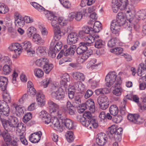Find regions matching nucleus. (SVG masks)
I'll return each mask as SVG.
<instances>
[{
  "instance_id": "12",
  "label": "nucleus",
  "mask_w": 146,
  "mask_h": 146,
  "mask_svg": "<svg viewBox=\"0 0 146 146\" xmlns=\"http://www.w3.org/2000/svg\"><path fill=\"white\" fill-rule=\"evenodd\" d=\"M61 88L63 90H65L68 87L67 83L70 81V76L67 73H65L61 76Z\"/></svg>"
},
{
  "instance_id": "20",
  "label": "nucleus",
  "mask_w": 146,
  "mask_h": 146,
  "mask_svg": "<svg viewBox=\"0 0 146 146\" xmlns=\"http://www.w3.org/2000/svg\"><path fill=\"white\" fill-rule=\"evenodd\" d=\"M40 117L43 121L46 124L50 122L51 116L46 111L42 110L39 113Z\"/></svg>"
},
{
  "instance_id": "41",
  "label": "nucleus",
  "mask_w": 146,
  "mask_h": 146,
  "mask_svg": "<svg viewBox=\"0 0 146 146\" xmlns=\"http://www.w3.org/2000/svg\"><path fill=\"white\" fill-rule=\"evenodd\" d=\"M11 64H5L3 67V71L5 74H9L12 70Z\"/></svg>"
},
{
  "instance_id": "39",
  "label": "nucleus",
  "mask_w": 146,
  "mask_h": 146,
  "mask_svg": "<svg viewBox=\"0 0 146 146\" xmlns=\"http://www.w3.org/2000/svg\"><path fill=\"white\" fill-rule=\"evenodd\" d=\"M110 113L113 115L116 116L118 112V109L117 107L115 105H112L109 109Z\"/></svg>"
},
{
  "instance_id": "57",
  "label": "nucleus",
  "mask_w": 146,
  "mask_h": 146,
  "mask_svg": "<svg viewBox=\"0 0 146 146\" xmlns=\"http://www.w3.org/2000/svg\"><path fill=\"white\" fill-rule=\"evenodd\" d=\"M117 40L116 38H112L108 41V45L109 47H113L115 46Z\"/></svg>"
},
{
  "instance_id": "34",
  "label": "nucleus",
  "mask_w": 146,
  "mask_h": 146,
  "mask_svg": "<svg viewBox=\"0 0 146 146\" xmlns=\"http://www.w3.org/2000/svg\"><path fill=\"white\" fill-rule=\"evenodd\" d=\"M93 51L89 49L83 53L81 56V59L84 61L86 60L92 54Z\"/></svg>"
},
{
  "instance_id": "35",
  "label": "nucleus",
  "mask_w": 146,
  "mask_h": 146,
  "mask_svg": "<svg viewBox=\"0 0 146 146\" xmlns=\"http://www.w3.org/2000/svg\"><path fill=\"white\" fill-rule=\"evenodd\" d=\"M0 62L2 64H11L12 62L9 57L7 56H2L1 54Z\"/></svg>"
},
{
  "instance_id": "7",
  "label": "nucleus",
  "mask_w": 146,
  "mask_h": 146,
  "mask_svg": "<svg viewBox=\"0 0 146 146\" xmlns=\"http://www.w3.org/2000/svg\"><path fill=\"white\" fill-rule=\"evenodd\" d=\"M61 119H58L55 116L51 117L50 122L52 125H51L55 130L60 132H62L63 130V124L61 121Z\"/></svg>"
},
{
  "instance_id": "13",
  "label": "nucleus",
  "mask_w": 146,
  "mask_h": 146,
  "mask_svg": "<svg viewBox=\"0 0 146 146\" xmlns=\"http://www.w3.org/2000/svg\"><path fill=\"white\" fill-rule=\"evenodd\" d=\"M78 39V35L76 32H71L68 35L67 38V42L68 44L71 45L77 42Z\"/></svg>"
},
{
  "instance_id": "1",
  "label": "nucleus",
  "mask_w": 146,
  "mask_h": 146,
  "mask_svg": "<svg viewBox=\"0 0 146 146\" xmlns=\"http://www.w3.org/2000/svg\"><path fill=\"white\" fill-rule=\"evenodd\" d=\"M1 121L4 128L7 132H12L15 130L19 123L17 118L12 116H9L8 120L1 118Z\"/></svg>"
},
{
  "instance_id": "8",
  "label": "nucleus",
  "mask_w": 146,
  "mask_h": 146,
  "mask_svg": "<svg viewBox=\"0 0 146 146\" xmlns=\"http://www.w3.org/2000/svg\"><path fill=\"white\" fill-rule=\"evenodd\" d=\"M117 74L114 71L109 72L106 77V85L110 87L115 82L117 77Z\"/></svg>"
},
{
  "instance_id": "11",
  "label": "nucleus",
  "mask_w": 146,
  "mask_h": 146,
  "mask_svg": "<svg viewBox=\"0 0 146 146\" xmlns=\"http://www.w3.org/2000/svg\"><path fill=\"white\" fill-rule=\"evenodd\" d=\"M9 50L11 51H13L16 57L19 56L22 51V48L21 44L18 43H15L11 44L9 47Z\"/></svg>"
},
{
  "instance_id": "40",
  "label": "nucleus",
  "mask_w": 146,
  "mask_h": 146,
  "mask_svg": "<svg viewBox=\"0 0 146 146\" xmlns=\"http://www.w3.org/2000/svg\"><path fill=\"white\" fill-rule=\"evenodd\" d=\"M65 136L67 141L69 143H71L73 141L74 137L73 133L72 131H67Z\"/></svg>"
},
{
  "instance_id": "47",
  "label": "nucleus",
  "mask_w": 146,
  "mask_h": 146,
  "mask_svg": "<svg viewBox=\"0 0 146 146\" xmlns=\"http://www.w3.org/2000/svg\"><path fill=\"white\" fill-rule=\"evenodd\" d=\"M8 8L3 3H0V13L5 14L8 11Z\"/></svg>"
},
{
  "instance_id": "21",
  "label": "nucleus",
  "mask_w": 146,
  "mask_h": 146,
  "mask_svg": "<svg viewBox=\"0 0 146 146\" xmlns=\"http://www.w3.org/2000/svg\"><path fill=\"white\" fill-rule=\"evenodd\" d=\"M48 106L49 108V111L52 115H54L55 112L59 108V106L51 100H49L48 102Z\"/></svg>"
},
{
  "instance_id": "6",
  "label": "nucleus",
  "mask_w": 146,
  "mask_h": 146,
  "mask_svg": "<svg viewBox=\"0 0 146 146\" xmlns=\"http://www.w3.org/2000/svg\"><path fill=\"white\" fill-rule=\"evenodd\" d=\"M99 37L98 35L88 36H85L83 38L84 42H81L79 43V46L88 50V46H90L96 38L97 39Z\"/></svg>"
},
{
  "instance_id": "53",
  "label": "nucleus",
  "mask_w": 146,
  "mask_h": 146,
  "mask_svg": "<svg viewBox=\"0 0 146 146\" xmlns=\"http://www.w3.org/2000/svg\"><path fill=\"white\" fill-rule=\"evenodd\" d=\"M144 78H141L139 80V87L140 90H144L146 88V82L143 80Z\"/></svg>"
},
{
  "instance_id": "16",
  "label": "nucleus",
  "mask_w": 146,
  "mask_h": 146,
  "mask_svg": "<svg viewBox=\"0 0 146 146\" xmlns=\"http://www.w3.org/2000/svg\"><path fill=\"white\" fill-rule=\"evenodd\" d=\"M126 21V18L124 14L121 13H119L118 14L116 20H113L112 22L121 27L125 23Z\"/></svg>"
},
{
  "instance_id": "28",
  "label": "nucleus",
  "mask_w": 146,
  "mask_h": 146,
  "mask_svg": "<svg viewBox=\"0 0 146 146\" xmlns=\"http://www.w3.org/2000/svg\"><path fill=\"white\" fill-rule=\"evenodd\" d=\"M81 96L79 95L75 96L72 100V103L75 108H79L80 109L81 105Z\"/></svg>"
},
{
  "instance_id": "48",
  "label": "nucleus",
  "mask_w": 146,
  "mask_h": 146,
  "mask_svg": "<svg viewBox=\"0 0 146 146\" xmlns=\"http://www.w3.org/2000/svg\"><path fill=\"white\" fill-rule=\"evenodd\" d=\"M31 4L35 9L39 11H43L45 10V9L43 7L36 2H32Z\"/></svg>"
},
{
  "instance_id": "29",
  "label": "nucleus",
  "mask_w": 146,
  "mask_h": 146,
  "mask_svg": "<svg viewBox=\"0 0 146 146\" xmlns=\"http://www.w3.org/2000/svg\"><path fill=\"white\" fill-rule=\"evenodd\" d=\"M36 99L38 104L40 106H43L45 104V99L44 95L40 92H37L36 94Z\"/></svg>"
},
{
  "instance_id": "3",
  "label": "nucleus",
  "mask_w": 146,
  "mask_h": 146,
  "mask_svg": "<svg viewBox=\"0 0 146 146\" xmlns=\"http://www.w3.org/2000/svg\"><path fill=\"white\" fill-rule=\"evenodd\" d=\"M85 110H89L92 113L95 111V105L93 99H89L85 103L82 104L80 109L78 108V112L79 113H82Z\"/></svg>"
},
{
  "instance_id": "24",
  "label": "nucleus",
  "mask_w": 146,
  "mask_h": 146,
  "mask_svg": "<svg viewBox=\"0 0 146 146\" xmlns=\"http://www.w3.org/2000/svg\"><path fill=\"white\" fill-rule=\"evenodd\" d=\"M61 122L62 123L66 128L68 129H72L74 128L73 121L70 119H66L62 118L60 119Z\"/></svg>"
},
{
  "instance_id": "55",
  "label": "nucleus",
  "mask_w": 146,
  "mask_h": 146,
  "mask_svg": "<svg viewBox=\"0 0 146 146\" xmlns=\"http://www.w3.org/2000/svg\"><path fill=\"white\" fill-rule=\"evenodd\" d=\"M32 117V114L30 113H27L23 117V121L24 123H26L29 121Z\"/></svg>"
},
{
  "instance_id": "27",
  "label": "nucleus",
  "mask_w": 146,
  "mask_h": 146,
  "mask_svg": "<svg viewBox=\"0 0 146 146\" xmlns=\"http://www.w3.org/2000/svg\"><path fill=\"white\" fill-rule=\"evenodd\" d=\"M120 27L119 25H116L111 22V24L110 29L112 33L116 36H118L119 34Z\"/></svg>"
},
{
  "instance_id": "22",
  "label": "nucleus",
  "mask_w": 146,
  "mask_h": 146,
  "mask_svg": "<svg viewBox=\"0 0 146 146\" xmlns=\"http://www.w3.org/2000/svg\"><path fill=\"white\" fill-rule=\"evenodd\" d=\"M54 32V39L52 41L51 43V45H54V43L55 42V40H58L60 39L62 36V34L64 35V33L62 32L60 28L57 29L53 30Z\"/></svg>"
},
{
  "instance_id": "17",
  "label": "nucleus",
  "mask_w": 146,
  "mask_h": 146,
  "mask_svg": "<svg viewBox=\"0 0 146 146\" xmlns=\"http://www.w3.org/2000/svg\"><path fill=\"white\" fill-rule=\"evenodd\" d=\"M67 46L65 45L63 49L64 55L65 56L70 55L71 56H73L76 50V45H72L70 46L68 49H67Z\"/></svg>"
},
{
  "instance_id": "31",
  "label": "nucleus",
  "mask_w": 146,
  "mask_h": 146,
  "mask_svg": "<svg viewBox=\"0 0 146 146\" xmlns=\"http://www.w3.org/2000/svg\"><path fill=\"white\" fill-rule=\"evenodd\" d=\"M33 40L36 43L39 45H42L44 42V40L42 39L40 35L37 34L34 35Z\"/></svg>"
},
{
  "instance_id": "63",
  "label": "nucleus",
  "mask_w": 146,
  "mask_h": 146,
  "mask_svg": "<svg viewBox=\"0 0 146 146\" xmlns=\"http://www.w3.org/2000/svg\"><path fill=\"white\" fill-rule=\"evenodd\" d=\"M55 42H56V44L54 48V49L56 52H58L60 50L62 46V44L61 42L60 41L55 42Z\"/></svg>"
},
{
  "instance_id": "49",
  "label": "nucleus",
  "mask_w": 146,
  "mask_h": 146,
  "mask_svg": "<svg viewBox=\"0 0 146 146\" xmlns=\"http://www.w3.org/2000/svg\"><path fill=\"white\" fill-rule=\"evenodd\" d=\"M76 87L78 91L83 92L85 90V86L80 81L78 82L76 84Z\"/></svg>"
},
{
  "instance_id": "25",
  "label": "nucleus",
  "mask_w": 146,
  "mask_h": 146,
  "mask_svg": "<svg viewBox=\"0 0 146 146\" xmlns=\"http://www.w3.org/2000/svg\"><path fill=\"white\" fill-rule=\"evenodd\" d=\"M8 80L5 77L0 76V88L2 91H5L7 89Z\"/></svg>"
},
{
  "instance_id": "52",
  "label": "nucleus",
  "mask_w": 146,
  "mask_h": 146,
  "mask_svg": "<svg viewBox=\"0 0 146 146\" xmlns=\"http://www.w3.org/2000/svg\"><path fill=\"white\" fill-rule=\"evenodd\" d=\"M3 135L5 142L10 143L11 140V138L10 135L7 133L5 132V133H3Z\"/></svg>"
},
{
  "instance_id": "23",
  "label": "nucleus",
  "mask_w": 146,
  "mask_h": 146,
  "mask_svg": "<svg viewBox=\"0 0 146 146\" xmlns=\"http://www.w3.org/2000/svg\"><path fill=\"white\" fill-rule=\"evenodd\" d=\"M146 70V59L144 63L140 64L137 70V75L140 76H142L145 73Z\"/></svg>"
},
{
  "instance_id": "62",
  "label": "nucleus",
  "mask_w": 146,
  "mask_h": 146,
  "mask_svg": "<svg viewBox=\"0 0 146 146\" xmlns=\"http://www.w3.org/2000/svg\"><path fill=\"white\" fill-rule=\"evenodd\" d=\"M3 99L7 104L8 103H10L11 101V97L9 94L7 93H4L3 94Z\"/></svg>"
},
{
  "instance_id": "2",
  "label": "nucleus",
  "mask_w": 146,
  "mask_h": 146,
  "mask_svg": "<svg viewBox=\"0 0 146 146\" xmlns=\"http://www.w3.org/2000/svg\"><path fill=\"white\" fill-rule=\"evenodd\" d=\"M122 131L123 129L121 127L117 128L115 126L112 125L109 128L108 135L110 139H113L117 142H119L121 140Z\"/></svg>"
},
{
  "instance_id": "18",
  "label": "nucleus",
  "mask_w": 146,
  "mask_h": 146,
  "mask_svg": "<svg viewBox=\"0 0 146 146\" xmlns=\"http://www.w3.org/2000/svg\"><path fill=\"white\" fill-rule=\"evenodd\" d=\"M120 80H117L116 82L112 87L114 88V89L113 91V94L117 96H119L121 95L123 91V89L121 88L120 84Z\"/></svg>"
},
{
  "instance_id": "32",
  "label": "nucleus",
  "mask_w": 146,
  "mask_h": 146,
  "mask_svg": "<svg viewBox=\"0 0 146 146\" xmlns=\"http://www.w3.org/2000/svg\"><path fill=\"white\" fill-rule=\"evenodd\" d=\"M101 23L99 21H96L94 23L93 28L92 29L94 33H98L102 29Z\"/></svg>"
},
{
  "instance_id": "60",
  "label": "nucleus",
  "mask_w": 146,
  "mask_h": 146,
  "mask_svg": "<svg viewBox=\"0 0 146 146\" xmlns=\"http://www.w3.org/2000/svg\"><path fill=\"white\" fill-rule=\"evenodd\" d=\"M61 3L65 8H70L71 7V4L68 0H59Z\"/></svg>"
},
{
  "instance_id": "59",
  "label": "nucleus",
  "mask_w": 146,
  "mask_h": 146,
  "mask_svg": "<svg viewBox=\"0 0 146 146\" xmlns=\"http://www.w3.org/2000/svg\"><path fill=\"white\" fill-rule=\"evenodd\" d=\"M36 29L34 27H31L29 28L27 30V34L29 37H30L34 33Z\"/></svg>"
},
{
  "instance_id": "30",
  "label": "nucleus",
  "mask_w": 146,
  "mask_h": 146,
  "mask_svg": "<svg viewBox=\"0 0 146 146\" xmlns=\"http://www.w3.org/2000/svg\"><path fill=\"white\" fill-rule=\"evenodd\" d=\"M89 124H88V129H92V127L94 128H96L98 126V123L97 120L95 119L94 117H93L91 119H89V121H88Z\"/></svg>"
},
{
  "instance_id": "19",
  "label": "nucleus",
  "mask_w": 146,
  "mask_h": 146,
  "mask_svg": "<svg viewBox=\"0 0 146 146\" xmlns=\"http://www.w3.org/2000/svg\"><path fill=\"white\" fill-rule=\"evenodd\" d=\"M42 135L41 131L34 133L29 136V140L33 143H38L40 141Z\"/></svg>"
},
{
  "instance_id": "64",
  "label": "nucleus",
  "mask_w": 146,
  "mask_h": 146,
  "mask_svg": "<svg viewBox=\"0 0 146 146\" xmlns=\"http://www.w3.org/2000/svg\"><path fill=\"white\" fill-rule=\"evenodd\" d=\"M75 19L77 21H79L82 19V14L80 11L75 12Z\"/></svg>"
},
{
  "instance_id": "15",
  "label": "nucleus",
  "mask_w": 146,
  "mask_h": 146,
  "mask_svg": "<svg viewBox=\"0 0 146 146\" xmlns=\"http://www.w3.org/2000/svg\"><path fill=\"white\" fill-rule=\"evenodd\" d=\"M107 136L104 133H101L97 135L96 142L98 145H104L107 142Z\"/></svg>"
},
{
  "instance_id": "26",
  "label": "nucleus",
  "mask_w": 146,
  "mask_h": 146,
  "mask_svg": "<svg viewBox=\"0 0 146 146\" xmlns=\"http://www.w3.org/2000/svg\"><path fill=\"white\" fill-rule=\"evenodd\" d=\"M73 78L76 80L80 81H84L85 79L84 74L81 72H75L72 74Z\"/></svg>"
},
{
  "instance_id": "9",
  "label": "nucleus",
  "mask_w": 146,
  "mask_h": 146,
  "mask_svg": "<svg viewBox=\"0 0 146 146\" xmlns=\"http://www.w3.org/2000/svg\"><path fill=\"white\" fill-rule=\"evenodd\" d=\"M97 101L101 109L105 110L108 107L109 101L108 98L106 96H99L98 98Z\"/></svg>"
},
{
  "instance_id": "5",
  "label": "nucleus",
  "mask_w": 146,
  "mask_h": 146,
  "mask_svg": "<svg viewBox=\"0 0 146 146\" xmlns=\"http://www.w3.org/2000/svg\"><path fill=\"white\" fill-rule=\"evenodd\" d=\"M50 92L52 97L56 100H61L64 98V92H60L58 86L53 85L50 89Z\"/></svg>"
},
{
  "instance_id": "33",
  "label": "nucleus",
  "mask_w": 146,
  "mask_h": 146,
  "mask_svg": "<svg viewBox=\"0 0 146 146\" xmlns=\"http://www.w3.org/2000/svg\"><path fill=\"white\" fill-rule=\"evenodd\" d=\"M11 106L13 108L15 109L16 113L17 115H21L24 113V110L23 108L21 106H18L15 104H14L12 105Z\"/></svg>"
},
{
  "instance_id": "10",
  "label": "nucleus",
  "mask_w": 146,
  "mask_h": 146,
  "mask_svg": "<svg viewBox=\"0 0 146 146\" xmlns=\"http://www.w3.org/2000/svg\"><path fill=\"white\" fill-rule=\"evenodd\" d=\"M21 44L22 50L24 49L26 50L28 55L31 56L35 54V51L32 48L31 43L30 41H25Z\"/></svg>"
},
{
  "instance_id": "54",
  "label": "nucleus",
  "mask_w": 146,
  "mask_h": 146,
  "mask_svg": "<svg viewBox=\"0 0 146 146\" xmlns=\"http://www.w3.org/2000/svg\"><path fill=\"white\" fill-rule=\"evenodd\" d=\"M58 52H56L53 47H51L48 51V54L50 57L54 58L56 57V53Z\"/></svg>"
},
{
  "instance_id": "51",
  "label": "nucleus",
  "mask_w": 146,
  "mask_h": 146,
  "mask_svg": "<svg viewBox=\"0 0 146 146\" xmlns=\"http://www.w3.org/2000/svg\"><path fill=\"white\" fill-rule=\"evenodd\" d=\"M47 12L46 16L48 20L52 21L55 19V17H57L55 16V15L52 12L49 11H47Z\"/></svg>"
},
{
  "instance_id": "61",
  "label": "nucleus",
  "mask_w": 146,
  "mask_h": 146,
  "mask_svg": "<svg viewBox=\"0 0 146 146\" xmlns=\"http://www.w3.org/2000/svg\"><path fill=\"white\" fill-rule=\"evenodd\" d=\"M138 116V114H129L127 116V118L129 120L133 123H134L135 120L136 119V118Z\"/></svg>"
},
{
  "instance_id": "50",
  "label": "nucleus",
  "mask_w": 146,
  "mask_h": 146,
  "mask_svg": "<svg viewBox=\"0 0 146 146\" xmlns=\"http://www.w3.org/2000/svg\"><path fill=\"white\" fill-rule=\"evenodd\" d=\"M34 73L35 76L38 78L42 77L44 74L42 70L41 69L38 68H36L34 69Z\"/></svg>"
},
{
  "instance_id": "46",
  "label": "nucleus",
  "mask_w": 146,
  "mask_h": 146,
  "mask_svg": "<svg viewBox=\"0 0 146 146\" xmlns=\"http://www.w3.org/2000/svg\"><path fill=\"white\" fill-rule=\"evenodd\" d=\"M105 44L104 41L101 39H99L96 41L94 46L96 48H100L104 47Z\"/></svg>"
},
{
  "instance_id": "14",
  "label": "nucleus",
  "mask_w": 146,
  "mask_h": 146,
  "mask_svg": "<svg viewBox=\"0 0 146 146\" xmlns=\"http://www.w3.org/2000/svg\"><path fill=\"white\" fill-rule=\"evenodd\" d=\"M15 25L17 27H23L25 25L23 17L19 13L15 12L14 15Z\"/></svg>"
},
{
  "instance_id": "44",
  "label": "nucleus",
  "mask_w": 146,
  "mask_h": 146,
  "mask_svg": "<svg viewBox=\"0 0 146 146\" xmlns=\"http://www.w3.org/2000/svg\"><path fill=\"white\" fill-rule=\"evenodd\" d=\"M111 52L117 55H121L123 51V49L120 47H116L114 48L111 49L110 50Z\"/></svg>"
},
{
  "instance_id": "42",
  "label": "nucleus",
  "mask_w": 146,
  "mask_h": 146,
  "mask_svg": "<svg viewBox=\"0 0 146 146\" xmlns=\"http://www.w3.org/2000/svg\"><path fill=\"white\" fill-rule=\"evenodd\" d=\"M120 3L119 9L121 10L125 9L128 4V0H119Z\"/></svg>"
},
{
  "instance_id": "56",
  "label": "nucleus",
  "mask_w": 146,
  "mask_h": 146,
  "mask_svg": "<svg viewBox=\"0 0 146 146\" xmlns=\"http://www.w3.org/2000/svg\"><path fill=\"white\" fill-rule=\"evenodd\" d=\"M0 111L2 112V115H3L6 117L8 116L10 112V109L8 105L6 107L3 108L2 110H1Z\"/></svg>"
},
{
  "instance_id": "43",
  "label": "nucleus",
  "mask_w": 146,
  "mask_h": 146,
  "mask_svg": "<svg viewBox=\"0 0 146 146\" xmlns=\"http://www.w3.org/2000/svg\"><path fill=\"white\" fill-rule=\"evenodd\" d=\"M92 28H90L88 26H85L83 28V30L86 34L90 33V36L98 35L97 34L94 33V32Z\"/></svg>"
},
{
  "instance_id": "37",
  "label": "nucleus",
  "mask_w": 146,
  "mask_h": 146,
  "mask_svg": "<svg viewBox=\"0 0 146 146\" xmlns=\"http://www.w3.org/2000/svg\"><path fill=\"white\" fill-rule=\"evenodd\" d=\"M136 18L139 20H144L146 19V12L144 10L139 11L136 15Z\"/></svg>"
},
{
  "instance_id": "4",
  "label": "nucleus",
  "mask_w": 146,
  "mask_h": 146,
  "mask_svg": "<svg viewBox=\"0 0 146 146\" xmlns=\"http://www.w3.org/2000/svg\"><path fill=\"white\" fill-rule=\"evenodd\" d=\"M24 125L23 123H19L15 128H16L18 132L19 133L18 135L17 139L20 140L22 144L26 145H28V142L24 135L23 131L25 128Z\"/></svg>"
},
{
  "instance_id": "36",
  "label": "nucleus",
  "mask_w": 146,
  "mask_h": 146,
  "mask_svg": "<svg viewBox=\"0 0 146 146\" xmlns=\"http://www.w3.org/2000/svg\"><path fill=\"white\" fill-rule=\"evenodd\" d=\"M49 61L48 60V62L47 63H46L44 64L43 66V68L46 74H48L51 70L53 67V65L51 63H49Z\"/></svg>"
},
{
  "instance_id": "45",
  "label": "nucleus",
  "mask_w": 146,
  "mask_h": 146,
  "mask_svg": "<svg viewBox=\"0 0 146 146\" xmlns=\"http://www.w3.org/2000/svg\"><path fill=\"white\" fill-rule=\"evenodd\" d=\"M51 24L53 30L60 28L58 22V19L57 17H55V19L52 20Z\"/></svg>"
},
{
  "instance_id": "58",
  "label": "nucleus",
  "mask_w": 146,
  "mask_h": 146,
  "mask_svg": "<svg viewBox=\"0 0 146 146\" xmlns=\"http://www.w3.org/2000/svg\"><path fill=\"white\" fill-rule=\"evenodd\" d=\"M79 121L82 123L83 126L86 127H88V124H89L88 121L86 120L83 116H80L79 117Z\"/></svg>"
},
{
  "instance_id": "38",
  "label": "nucleus",
  "mask_w": 146,
  "mask_h": 146,
  "mask_svg": "<svg viewBox=\"0 0 146 146\" xmlns=\"http://www.w3.org/2000/svg\"><path fill=\"white\" fill-rule=\"evenodd\" d=\"M48 62V59L46 58H41L37 59L35 62L36 64L38 66H40L42 65L43 66L46 63Z\"/></svg>"
}]
</instances>
